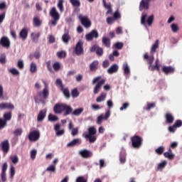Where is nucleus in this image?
<instances>
[{"mask_svg": "<svg viewBox=\"0 0 182 182\" xmlns=\"http://www.w3.org/2000/svg\"><path fill=\"white\" fill-rule=\"evenodd\" d=\"M50 16H51L52 20H50V23L53 26H56L58 25V22L59 21V19H60V14L56 10V7H53L51 10L50 11Z\"/></svg>", "mask_w": 182, "mask_h": 182, "instance_id": "f257e3e1", "label": "nucleus"}, {"mask_svg": "<svg viewBox=\"0 0 182 182\" xmlns=\"http://www.w3.org/2000/svg\"><path fill=\"white\" fill-rule=\"evenodd\" d=\"M131 141L134 149H140L143 144V138H141V136L134 135L131 137Z\"/></svg>", "mask_w": 182, "mask_h": 182, "instance_id": "f03ea898", "label": "nucleus"}, {"mask_svg": "<svg viewBox=\"0 0 182 182\" xmlns=\"http://www.w3.org/2000/svg\"><path fill=\"white\" fill-rule=\"evenodd\" d=\"M146 19H147L146 21ZM154 21V15H151L147 18V14H142L141 18V25L146 26V23H147L148 26H151L153 25Z\"/></svg>", "mask_w": 182, "mask_h": 182, "instance_id": "7ed1b4c3", "label": "nucleus"}, {"mask_svg": "<svg viewBox=\"0 0 182 182\" xmlns=\"http://www.w3.org/2000/svg\"><path fill=\"white\" fill-rule=\"evenodd\" d=\"M78 19L80 21L82 26L85 27L87 29L92 26V21L89 19L87 16H82V14H80Z\"/></svg>", "mask_w": 182, "mask_h": 182, "instance_id": "20e7f679", "label": "nucleus"}, {"mask_svg": "<svg viewBox=\"0 0 182 182\" xmlns=\"http://www.w3.org/2000/svg\"><path fill=\"white\" fill-rule=\"evenodd\" d=\"M99 38V32L97 30H92L90 33L85 35V39L87 42H92L93 39H97Z\"/></svg>", "mask_w": 182, "mask_h": 182, "instance_id": "39448f33", "label": "nucleus"}, {"mask_svg": "<svg viewBox=\"0 0 182 182\" xmlns=\"http://www.w3.org/2000/svg\"><path fill=\"white\" fill-rule=\"evenodd\" d=\"M74 52L77 56H80V55H83V53H85V50H83V43L82 41H79L77 43L74 48Z\"/></svg>", "mask_w": 182, "mask_h": 182, "instance_id": "423d86ee", "label": "nucleus"}, {"mask_svg": "<svg viewBox=\"0 0 182 182\" xmlns=\"http://www.w3.org/2000/svg\"><path fill=\"white\" fill-rule=\"evenodd\" d=\"M28 137L30 141H38L41 139V132L39 131H31L28 134Z\"/></svg>", "mask_w": 182, "mask_h": 182, "instance_id": "0eeeda50", "label": "nucleus"}, {"mask_svg": "<svg viewBox=\"0 0 182 182\" xmlns=\"http://www.w3.org/2000/svg\"><path fill=\"white\" fill-rule=\"evenodd\" d=\"M43 83L45 86L42 92H38L37 95L38 97H41L43 95V99H48V97L49 96V88L48 87V84L46 82L43 81Z\"/></svg>", "mask_w": 182, "mask_h": 182, "instance_id": "6e6552de", "label": "nucleus"}, {"mask_svg": "<svg viewBox=\"0 0 182 182\" xmlns=\"http://www.w3.org/2000/svg\"><path fill=\"white\" fill-rule=\"evenodd\" d=\"M0 146L4 154H8V153H9L10 145L9 140L6 139L1 141L0 144Z\"/></svg>", "mask_w": 182, "mask_h": 182, "instance_id": "1a4fd4ad", "label": "nucleus"}, {"mask_svg": "<svg viewBox=\"0 0 182 182\" xmlns=\"http://www.w3.org/2000/svg\"><path fill=\"white\" fill-rule=\"evenodd\" d=\"M64 107L65 104L63 103L55 104L53 107V112L55 114H62V113H63Z\"/></svg>", "mask_w": 182, "mask_h": 182, "instance_id": "9d476101", "label": "nucleus"}, {"mask_svg": "<svg viewBox=\"0 0 182 182\" xmlns=\"http://www.w3.org/2000/svg\"><path fill=\"white\" fill-rule=\"evenodd\" d=\"M90 52H95L97 56H103V48L97 45H94L90 48Z\"/></svg>", "mask_w": 182, "mask_h": 182, "instance_id": "9b49d317", "label": "nucleus"}, {"mask_svg": "<svg viewBox=\"0 0 182 182\" xmlns=\"http://www.w3.org/2000/svg\"><path fill=\"white\" fill-rule=\"evenodd\" d=\"M0 45L6 49H9V48H11V41H9V38H8V37L3 36L0 39Z\"/></svg>", "mask_w": 182, "mask_h": 182, "instance_id": "f8f14e48", "label": "nucleus"}, {"mask_svg": "<svg viewBox=\"0 0 182 182\" xmlns=\"http://www.w3.org/2000/svg\"><path fill=\"white\" fill-rule=\"evenodd\" d=\"M109 117H110V110H107L106 111L105 116L103 114H101L97 117V124H102V123L103 122V119L107 120V119H109Z\"/></svg>", "mask_w": 182, "mask_h": 182, "instance_id": "ddd939ff", "label": "nucleus"}, {"mask_svg": "<svg viewBox=\"0 0 182 182\" xmlns=\"http://www.w3.org/2000/svg\"><path fill=\"white\" fill-rule=\"evenodd\" d=\"M105 83H106V80H105V79H101L97 83V85L94 87V91H93L94 95H97V93H99V92H100V89H102V86H103V85H105Z\"/></svg>", "mask_w": 182, "mask_h": 182, "instance_id": "4468645a", "label": "nucleus"}, {"mask_svg": "<svg viewBox=\"0 0 182 182\" xmlns=\"http://www.w3.org/2000/svg\"><path fill=\"white\" fill-rule=\"evenodd\" d=\"M79 154L83 159H90V157H92L93 156V153L87 149H83L80 151Z\"/></svg>", "mask_w": 182, "mask_h": 182, "instance_id": "2eb2a0df", "label": "nucleus"}, {"mask_svg": "<svg viewBox=\"0 0 182 182\" xmlns=\"http://www.w3.org/2000/svg\"><path fill=\"white\" fill-rule=\"evenodd\" d=\"M5 109L14 110V109H15V106L11 102L0 103V110H5Z\"/></svg>", "mask_w": 182, "mask_h": 182, "instance_id": "dca6fc26", "label": "nucleus"}, {"mask_svg": "<svg viewBox=\"0 0 182 182\" xmlns=\"http://www.w3.org/2000/svg\"><path fill=\"white\" fill-rule=\"evenodd\" d=\"M150 6V0H141L139 4V11L143 9H149Z\"/></svg>", "mask_w": 182, "mask_h": 182, "instance_id": "f3484780", "label": "nucleus"}, {"mask_svg": "<svg viewBox=\"0 0 182 182\" xmlns=\"http://www.w3.org/2000/svg\"><path fill=\"white\" fill-rule=\"evenodd\" d=\"M54 130L58 137H60V136H63L65 134V129H60V124H56L54 126Z\"/></svg>", "mask_w": 182, "mask_h": 182, "instance_id": "a211bd4d", "label": "nucleus"}, {"mask_svg": "<svg viewBox=\"0 0 182 182\" xmlns=\"http://www.w3.org/2000/svg\"><path fill=\"white\" fill-rule=\"evenodd\" d=\"M80 144H82V139L77 138L68 143L67 147H75V146H80Z\"/></svg>", "mask_w": 182, "mask_h": 182, "instance_id": "6ab92c4d", "label": "nucleus"}, {"mask_svg": "<svg viewBox=\"0 0 182 182\" xmlns=\"http://www.w3.org/2000/svg\"><path fill=\"white\" fill-rule=\"evenodd\" d=\"M64 116H69V114H72L73 112V108L68 105L64 104Z\"/></svg>", "mask_w": 182, "mask_h": 182, "instance_id": "aec40b11", "label": "nucleus"}, {"mask_svg": "<svg viewBox=\"0 0 182 182\" xmlns=\"http://www.w3.org/2000/svg\"><path fill=\"white\" fill-rule=\"evenodd\" d=\"M29 33V31L28 30V28H23L19 33V37L23 40V41H26V39H27L28 38V34Z\"/></svg>", "mask_w": 182, "mask_h": 182, "instance_id": "412c9836", "label": "nucleus"}, {"mask_svg": "<svg viewBox=\"0 0 182 182\" xmlns=\"http://www.w3.org/2000/svg\"><path fill=\"white\" fill-rule=\"evenodd\" d=\"M144 59L147 61L149 66L153 65V62H154V55H149V53H146L144 55Z\"/></svg>", "mask_w": 182, "mask_h": 182, "instance_id": "4be33fe9", "label": "nucleus"}, {"mask_svg": "<svg viewBox=\"0 0 182 182\" xmlns=\"http://www.w3.org/2000/svg\"><path fill=\"white\" fill-rule=\"evenodd\" d=\"M174 68L172 66H164L162 68V71L165 75H170L171 73H174Z\"/></svg>", "mask_w": 182, "mask_h": 182, "instance_id": "5701e85b", "label": "nucleus"}, {"mask_svg": "<svg viewBox=\"0 0 182 182\" xmlns=\"http://www.w3.org/2000/svg\"><path fill=\"white\" fill-rule=\"evenodd\" d=\"M102 4L104 5V8L107 9L106 15L112 14L113 12V10L112 9V4L106 3V0H102Z\"/></svg>", "mask_w": 182, "mask_h": 182, "instance_id": "b1692460", "label": "nucleus"}, {"mask_svg": "<svg viewBox=\"0 0 182 182\" xmlns=\"http://www.w3.org/2000/svg\"><path fill=\"white\" fill-rule=\"evenodd\" d=\"M70 34H69V31H66L65 33L62 36V41L64 43H69V41H70Z\"/></svg>", "mask_w": 182, "mask_h": 182, "instance_id": "393cba45", "label": "nucleus"}, {"mask_svg": "<svg viewBox=\"0 0 182 182\" xmlns=\"http://www.w3.org/2000/svg\"><path fill=\"white\" fill-rule=\"evenodd\" d=\"M33 26H36V28H39L41 25H42V21L39 16H35L33 18Z\"/></svg>", "mask_w": 182, "mask_h": 182, "instance_id": "a878e982", "label": "nucleus"}, {"mask_svg": "<svg viewBox=\"0 0 182 182\" xmlns=\"http://www.w3.org/2000/svg\"><path fill=\"white\" fill-rule=\"evenodd\" d=\"M45 117H46V109L41 110L38 114L37 120L38 122H43Z\"/></svg>", "mask_w": 182, "mask_h": 182, "instance_id": "bb28decb", "label": "nucleus"}, {"mask_svg": "<svg viewBox=\"0 0 182 182\" xmlns=\"http://www.w3.org/2000/svg\"><path fill=\"white\" fill-rule=\"evenodd\" d=\"M97 66H99V61L94 60L90 64V70L91 72H96L97 70Z\"/></svg>", "mask_w": 182, "mask_h": 182, "instance_id": "cd10ccee", "label": "nucleus"}, {"mask_svg": "<svg viewBox=\"0 0 182 182\" xmlns=\"http://www.w3.org/2000/svg\"><path fill=\"white\" fill-rule=\"evenodd\" d=\"M165 119H166V123H168V124H171V123L174 122V117L173 116L172 114H170V113L166 114Z\"/></svg>", "mask_w": 182, "mask_h": 182, "instance_id": "c85d7f7f", "label": "nucleus"}, {"mask_svg": "<svg viewBox=\"0 0 182 182\" xmlns=\"http://www.w3.org/2000/svg\"><path fill=\"white\" fill-rule=\"evenodd\" d=\"M31 36L33 42H34V43H38V42L39 41V38H41V33L39 32L37 33H32Z\"/></svg>", "mask_w": 182, "mask_h": 182, "instance_id": "c756f323", "label": "nucleus"}, {"mask_svg": "<svg viewBox=\"0 0 182 182\" xmlns=\"http://www.w3.org/2000/svg\"><path fill=\"white\" fill-rule=\"evenodd\" d=\"M159 45H160V41L159 40H156L154 44H153L151 48V53H156V50L159 49Z\"/></svg>", "mask_w": 182, "mask_h": 182, "instance_id": "7c9ffc66", "label": "nucleus"}, {"mask_svg": "<svg viewBox=\"0 0 182 182\" xmlns=\"http://www.w3.org/2000/svg\"><path fill=\"white\" fill-rule=\"evenodd\" d=\"M117 70H119V66L117 64H114L108 69L107 72L112 75V73H116Z\"/></svg>", "mask_w": 182, "mask_h": 182, "instance_id": "2f4dec72", "label": "nucleus"}, {"mask_svg": "<svg viewBox=\"0 0 182 182\" xmlns=\"http://www.w3.org/2000/svg\"><path fill=\"white\" fill-rule=\"evenodd\" d=\"M164 157L168 159V160H173L174 159V154H173L171 149H169L168 151L164 154Z\"/></svg>", "mask_w": 182, "mask_h": 182, "instance_id": "473e14b6", "label": "nucleus"}, {"mask_svg": "<svg viewBox=\"0 0 182 182\" xmlns=\"http://www.w3.org/2000/svg\"><path fill=\"white\" fill-rule=\"evenodd\" d=\"M107 94L105 92H102L99 97H97L96 102L100 103V102H105L106 100Z\"/></svg>", "mask_w": 182, "mask_h": 182, "instance_id": "72a5a7b5", "label": "nucleus"}, {"mask_svg": "<svg viewBox=\"0 0 182 182\" xmlns=\"http://www.w3.org/2000/svg\"><path fill=\"white\" fill-rule=\"evenodd\" d=\"M148 69L151 72H154V70H157V72H160V65L155 64L154 65H153V64H151V65L148 66Z\"/></svg>", "mask_w": 182, "mask_h": 182, "instance_id": "f704fd0d", "label": "nucleus"}, {"mask_svg": "<svg viewBox=\"0 0 182 182\" xmlns=\"http://www.w3.org/2000/svg\"><path fill=\"white\" fill-rule=\"evenodd\" d=\"M82 136L88 139L90 143H95L97 139L95 135H82Z\"/></svg>", "mask_w": 182, "mask_h": 182, "instance_id": "c9c22d12", "label": "nucleus"}, {"mask_svg": "<svg viewBox=\"0 0 182 182\" xmlns=\"http://www.w3.org/2000/svg\"><path fill=\"white\" fill-rule=\"evenodd\" d=\"M61 92H63L64 96L66 97V99H70V92L69 91V88L66 87L65 88L64 87L63 89L60 90Z\"/></svg>", "mask_w": 182, "mask_h": 182, "instance_id": "e433bc0d", "label": "nucleus"}, {"mask_svg": "<svg viewBox=\"0 0 182 182\" xmlns=\"http://www.w3.org/2000/svg\"><path fill=\"white\" fill-rule=\"evenodd\" d=\"M119 161L121 164H124L126 163V152L122 151L119 154Z\"/></svg>", "mask_w": 182, "mask_h": 182, "instance_id": "4c0bfd02", "label": "nucleus"}, {"mask_svg": "<svg viewBox=\"0 0 182 182\" xmlns=\"http://www.w3.org/2000/svg\"><path fill=\"white\" fill-rule=\"evenodd\" d=\"M3 119L5 120L6 122L8 123L12 119V112H5L3 116Z\"/></svg>", "mask_w": 182, "mask_h": 182, "instance_id": "58836bf2", "label": "nucleus"}, {"mask_svg": "<svg viewBox=\"0 0 182 182\" xmlns=\"http://www.w3.org/2000/svg\"><path fill=\"white\" fill-rule=\"evenodd\" d=\"M96 133H97L96 128H95V127H90L88 129V134H83L82 135L95 136Z\"/></svg>", "mask_w": 182, "mask_h": 182, "instance_id": "ea45409f", "label": "nucleus"}, {"mask_svg": "<svg viewBox=\"0 0 182 182\" xmlns=\"http://www.w3.org/2000/svg\"><path fill=\"white\" fill-rule=\"evenodd\" d=\"M82 113H83V108L80 107V108L75 109L74 111L73 109L72 114L73 116H80Z\"/></svg>", "mask_w": 182, "mask_h": 182, "instance_id": "a19ab883", "label": "nucleus"}, {"mask_svg": "<svg viewBox=\"0 0 182 182\" xmlns=\"http://www.w3.org/2000/svg\"><path fill=\"white\" fill-rule=\"evenodd\" d=\"M122 68L124 70V75H125L126 76L130 75V68L129 67V65L127 63H124Z\"/></svg>", "mask_w": 182, "mask_h": 182, "instance_id": "79ce46f5", "label": "nucleus"}, {"mask_svg": "<svg viewBox=\"0 0 182 182\" xmlns=\"http://www.w3.org/2000/svg\"><path fill=\"white\" fill-rule=\"evenodd\" d=\"M79 95H80V92H79V90H77V88H74L71 91V96L73 97V99H76V97H79Z\"/></svg>", "mask_w": 182, "mask_h": 182, "instance_id": "37998d69", "label": "nucleus"}, {"mask_svg": "<svg viewBox=\"0 0 182 182\" xmlns=\"http://www.w3.org/2000/svg\"><path fill=\"white\" fill-rule=\"evenodd\" d=\"M102 43L106 48H110V39L107 37L102 38Z\"/></svg>", "mask_w": 182, "mask_h": 182, "instance_id": "c03bdc74", "label": "nucleus"}, {"mask_svg": "<svg viewBox=\"0 0 182 182\" xmlns=\"http://www.w3.org/2000/svg\"><path fill=\"white\" fill-rule=\"evenodd\" d=\"M63 2H65L64 0H58L57 6L59 9L60 12H63V11L65 9L64 7H63Z\"/></svg>", "mask_w": 182, "mask_h": 182, "instance_id": "a18cd8bd", "label": "nucleus"}, {"mask_svg": "<svg viewBox=\"0 0 182 182\" xmlns=\"http://www.w3.org/2000/svg\"><path fill=\"white\" fill-rule=\"evenodd\" d=\"M37 70H38V68L36 67V64L35 63H31L30 65V72L31 73H36Z\"/></svg>", "mask_w": 182, "mask_h": 182, "instance_id": "49530a36", "label": "nucleus"}, {"mask_svg": "<svg viewBox=\"0 0 182 182\" xmlns=\"http://www.w3.org/2000/svg\"><path fill=\"white\" fill-rule=\"evenodd\" d=\"M154 107H156V102H147L146 110L149 112L151 110V109H154Z\"/></svg>", "mask_w": 182, "mask_h": 182, "instance_id": "de8ad7c7", "label": "nucleus"}, {"mask_svg": "<svg viewBox=\"0 0 182 182\" xmlns=\"http://www.w3.org/2000/svg\"><path fill=\"white\" fill-rule=\"evenodd\" d=\"M8 123L6 121H5L4 119L0 118V130H2V129H5Z\"/></svg>", "mask_w": 182, "mask_h": 182, "instance_id": "09e8293b", "label": "nucleus"}, {"mask_svg": "<svg viewBox=\"0 0 182 182\" xmlns=\"http://www.w3.org/2000/svg\"><path fill=\"white\" fill-rule=\"evenodd\" d=\"M70 2L73 6H75L76 8H79V6H80V1L79 0H70Z\"/></svg>", "mask_w": 182, "mask_h": 182, "instance_id": "8fccbe9b", "label": "nucleus"}, {"mask_svg": "<svg viewBox=\"0 0 182 182\" xmlns=\"http://www.w3.org/2000/svg\"><path fill=\"white\" fill-rule=\"evenodd\" d=\"M48 120H50V122H58V120H59V117H56V115L50 114L48 115Z\"/></svg>", "mask_w": 182, "mask_h": 182, "instance_id": "3c124183", "label": "nucleus"}, {"mask_svg": "<svg viewBox=\"0 0 182 182\" xmlns=\"http://www.w3.org/2000/svg\"><path fill=\"white\" fill-rule=\"evenodd\" d=\"M55 85L58 87H60V90L63 89V82H62V80L60 78H58L55 81Z\"/></svg>", "mask_w": 182, "mask_h": 182, "instance_id": "603ef678", "label": "nucleus"}, {"mask_svg": "<svg viewBox=\"0 0 182 182\" xmlns=\"http://www.w3.org/2000/svg\"><path fill=\"white\" fill-rule=\"evenodd\" d=\"M57 56L58 58H59L60 59H62V58H66V52L63 51V50H61L60 52H58L57 53Z\"/></svg>", "mask_w": 182, "mask_h": 182, "instance_id": "864d4df0", "label": "nucleus"}, {"mask_svg": "<svg viewBox=\"0 0 182 182\" xmlns=\"http://www.w3.org/2000/svg\"><path fill=\"white\" fill-rule=\"evenodd\" d=\"M23 132V130H22V128H18L15 129L13 133L14 136H21Z\"/></svg>", "mask_w": 182, "mask_h": 182, "instance_id": "5fc2aeb1", "label": "nucleus"}, {"mask_svg": "<svg viewBox=\"0 0 182 182\" xmlns=\"http://www.w3.org/2000/svg\"><path fill=\"white\" fill-rule=\"evenodd\" d=\"M10 159L14 164H17V163L19 161V158H18V156L16 155L10 156Z\"/></svg>", "mask_w": 182, "mask_h": 182, "instance_id": "6e6d98bb", "label": "nucleus"}, {"mask_svg": "<svg viewBox=\"0 0 182 182\" xmlns=\"http://www.w3.org/2000/svg\"><path fill=\"white\" fill-rule=\"evenodd\" d=\"M166 166H167V161H164L161 163L158 164V170H163V168H164V167H166Z\"/></svg>", "mask_w": 182, "mask_h": 182, "instance_id": "4d7b16f0", "label": "nucleus"}, {"mask_svg": "<svg viewBox=\"0 0 182 182\" xmlns=\"http://www.w3.org/2000/svg\"><path fill=\"white\" fill-rule=\"evenodd\" d=\"M13 76H19V71L16 68H12L9 70Z\"/></svg>", "mask_w": 182, "mask_h": 182, "instance_id": "13d9d810", "label": "nucleus"}, {"mask_svg": "<svg viewBox=\"0 0 182 182\" xmlns=\"http://www.w3.org/2000/svg\"><path fill=\"white\" fill-rule=\"evenodd\" d=\"M116 21L114 17L113 16H110L107 18V23L108 25H112V23H114Z\"/></svg>", "mask_w": 182, "mask_h": 182, "instance_id": "bf43d9fd", "label": "nucleus"}, {"mask_svg": "<svg viewBox=\"0 0 182 182\" xmlns=\"http://www.w3.org/2000/svg\"><path fill=\"white\" fill-rule=\"evenodd\" d=\"M53 68L54 69V70L55 72H58V70H60V63H59L58 62H55L53 65Z\"/></svg>", "mask_w": 182, "mask_h": 182, "instance_id": "052dcab7", "label": "nucleus"}, {"mask_svg": "<svg viewBox=\"0 0 182 182\" xmlns=\"http://www.w3.org/2000/svg\"><path fill=\"white\" fill-rule=\"evenodd\" d=\"M115 21H117V19H120V18H122V15L120 14V13L119 12V11H116L114 14L113 16Z\"/></svg>", "mask_w": 182, "mask_h": 182, "instance_id": "680f3d73", "label": "nucleus"}, {"mask_svg": "<svg viewBox=\"0 0 182 182\" xmlns=\"http://www.w3.org/2000/svg\"><path fill=\"white\" fill-rule=\"evenodd\" d=\"M36 154H38V151H36V149H33L31 151V159L35 160V159H36Z\"/></svg>", "mask_w": 182, "mask_h": 182, "instance_id": "e2e57ef3", "label": "nucleus"}, {"mask_svg": "<svg viewBox=\"0 0 182 182\" xmlns=\"http://www.w3.org/2000/svg\"><path fill=\"white\" fill-rule=\"evenodd\" d=\"M156 153L157 154H163L164 151V146H159L158 149H156L155 150Z\"/></svg>", "mask_w": 182, "mask_h": 182, "instance_id": "0e129e2a", "label": "nucleus"}, {"mask_svg": "<svg viewBox=\"0 0 182 182\" xmlns=\"http://www.w3.org/2000/svg\"><path fill=\"white\" fill-rule=\"evenodd\" d=\"M182 126V121L181 119H178L175 122V123L173 124V127H181Z\"/></svg>", "mask_w": 182, "mask_h": 182, "instance_id": "69168bd1", "label": "nucleus"}, {"mask_svg": "<svg viewBox=\"0 0 182 182\" xmlns=\"http://www.w3.org/2000/svg\"><path fill=\"white\" fill-rule=\"evenodd\" d=\"M114 48L116 49H123V43H121V42H117L114 44Z\"/></svg>", "mask_w": 182, "mask_h": 182, "instance_id": "338daca9", "label": "nucleus"}, {"mask_svg": "<svg viewBox=\"0 0 182 182\" xmlns=\"http://www.w3.org/2000/svg\"><path fill=\"white\" fill-rule=\"evenodd\" d=\"M76 182H87V179L83 176H78L76 179Z\"/></svg>", "mask_w": 182, "mask_h": 182, "instance_id": "774afa93", "label": "nucleus"}]
</instances>
